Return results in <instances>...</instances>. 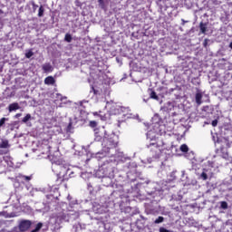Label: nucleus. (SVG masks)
Wrapping results in <instances>:
<instances>
[{
    "mask_svg": "<svg viewBox=\"0 0 232 232\" xmlns=\"http://www.w3.org/2000/svg\"><path fill=\"white\" fill-rule=\"evenodd\" d=\"M104 148L107 150H115L119 146V136L111 134L108 136L106 131H104V141L102 143Z\"/></svg>",
    "mask_w": 232,
    "mask_h": 232,
    "instance_id": "1",
    "label": "nucleus"
},
{
    "mask_svg": "<svg viewBox=\"0 0 232 232\" xmlns=\"http://www.w3.org/2000/svg\"><path fill=\"white\" fill-rule=\"evenodd\" d=\"M53 162H54V164H58V166H60V169H62V171H60L57 174V179H56V186H61V184H63V182L68 181L67 173H68V171H70V169L61 165V164H63L62 160H56Z\"/></svg>",
    "mask_w": 232,
    "mask_h": 232,
    "instance_id": "2",
    "label": "nucleus"
},
{
    "mask_svg": "<svg viewBox=\"0 0 232 232\" xmlns=\"http://www.w3.org/2000/svg\"><path fill=\"white\" fill-rule=\"evenodd\" d=\"M215 144L216 146H218L219 150L223 155H227V150L231 148V142H229V140L227 138H218Z\"/></svg>",
    "mask_w": 232,
    "mask_h": 232,
    "instance_id": "3",
    "label": "nucleus"
},
{
    "mask_svg": "<svg viewBox=\"0 0 232 232\" xmlns=\"http://www.w3.org/2000/svg\"><path fill=\"white\" fill-rule=\"evenodd\" d=\"M18 227H19V230L21 232L28 231V228L32 227V221H30V220H22L19 223Z\"/></svg>",
    "mask_w": 232,
    "mask_h": 232,
    "instance_id": "4",
    "label": "nucleus"
},
{
    "mask_svg": "<svg viewBox=\"0 0 232 232\" xmlns=\"http://www.w3.org/2000/svg\"><path fill=\"white\" fill-rule=\"evenodd\" d=\"M208 26H209V22H200L199 23V34H202L203 35H206L209 30L208 29Z\"/></svg>",
    "mask_w": 232,
    "mask_h": 232,
    "instance_id": "5",
    "label": "nucleus"
},
{
    "mask_svg": "<svg viewBox=\"0 0 232 232\" xmlns=\"http://www.w3.org/2000/svg\"><path fill=\"white\" fill-rule=\"evenodd\" d=\"M42 70H44V72L45 73H49L50 72H53V67L52 66L51 63H44L43 66H42Z\"/></svg>",
    "mask_w": 232,
    "mask_h": 232,
    "instance_id": "6",
    "label": "nucleus"
},
{
    "mask_svg": "<svg viewBox=\"0 0 232 232\" xmlns=\"http://www.w3.org/2000/svg\"><path fill=\"white\" fill-rule=\"evenodd\" d=\"M44 84H47L48 86L55 84V78L53 76H47L44 79Z\"/></svg>",
    "mask_w": 232,
    "mask_h": 232,
    "instance_id": "7",
    "label": "nucleus"
},
{
    "mask_svg": "<svg viewBox=\"0 0 232 232\" xmlns=\"http://www.w3.org/2000/svg\"><path fill=\"white\" fill-rule=\"evenodd\" d=\"M104 131H106V130H103V132L96 131L95 132V140L100 142V140H102L103 139V142H104Z\"/></svg>",
    "mask_w": 232,
    "mask_h": 232,
    "instance_id": "8",
    "label": "nucleus"
},
{
    "mask_svg": "<svg viewBox=\"0 0 232 232\" xmlns=\"http://www.w3.org/2000/svg\"><path fill=\"white\" fill-rule=\"evenodd\" d=\"M8 148H10L8 140H3L0 143V150H8Z\"/></svg>",
    "mask_w": 232,
    "mask_h": 232,
    "instance_id": "9",
    "label": "nucleus"
},
{
    "mask_svg": "<svg viewBox=\"0 0 232 232\" xmlns=\"http://www.w3.org/2000/svg\"><path fill=\"white\" fill-rule=\"evenodd\" d=\"M19 103L17 102H14V103H11L8 107V111H15V110H19Z\"/></svg>",
    "mask_w": 232,
    "mask_h": 232,
    "instance_id": "10",
    "label": "nucleus"
},
{
    "mask_svg": "<svg viewBox=\"0 0 232 232\" xmlns=\"http://www.w3.org/2000/svg\"><path fill=\"white\" fill-rule=\"evenodd\" d=\"M195 99H196V103L198 104V106H200V104H202V94L200 92H197Z\"/></svg>",
    "mask_w": 232,
    "mask_h": 232,
    "instance_id": "11",
    "label": "nucleus"
},
{
    "mask_svg": "<svg viewBox=\"0 0 232 232\" xmlns=\"http://www.w3.org/2000/svg\"><path fill=\"white\" fill-rule=\"evenodd\" d=\"M50 140H43L42 141V146H45L46 150H47V153L50 152V150L52 149V147L50 145Z\"/></svg>",
    "mask_w": 232,
    "mask_h": 232,
    "instance_id": "12",
    "label": "nucleus"
},
{
    "mask_svg": "<svg viewBox=\"0 0 232 232\" xmlns=\"http://www.w3.org/2000/svg\"><path fill=\"white\" fill-rule=\"evenodd\" d=\"M102 111H95V112H92V115H94V117H101V120L102 121H106V115L102 116Z\"/></svg>",
    "mask_w": 232,
    "mask_h": 232,
    "instance_id": "13",
    "label": "nucleus"
},
{
    "mask_svg": "<svg viewBox=\"0 0 232 232\" xmlns=\"http://www.w3.org/2000/svg\"><path fill=\"white\" fill-rule=\"evenodd\" d=\"M180 151H182V153H188V151H189V148L188 147V145L182 144L180 146Z\"/></svg>",
    "mask_w": 232,
    "mask_h": 232,
    "instance_id": "14",
    "label": "nucleus"
},
{
    "mask_svg": "<svg viewBox=\"0 0 232 232\" xmlns=\"http://www.w3.org/2000/svg\"><path fill=\"white\" fill-rule=\"evenodd\" d=\"M18 179H23V180H25V182H30V180H32V176L19 175Z\"/></svg>",
    "mask_w": 232,
    "mask_h": 232,
    "instance_id": "15",
    "label": "nucleus"
},
{
    "mask_svg": "<svg viewBox=\"0 0 232 232\" xmlns=\"http://www.w3.org/2000/svg\"><path fill=\"white\" fill-rule=\"evenodd\" d=\"M44 15V6L41 5L38 10V17H43Z\"/></svg>",
    "mask_w": 232,
    "mask_h": 232,
    "instance_id": "16",
    "label": "nucleus"
},
{
    "mask_svg": "<svg viewBox=\"0 0 232 232\" xmlns=\"http://www.w3.org/2000/svg\"><path fill=\"white\" fill-rule=\"evenodd\" d=\"M30 119H32V114L28 113L26 114L23 120H22V122H24V124H26V122H28V121H30Z\"/></svg>",
    "mask_w": 232,
    "mask_h": 232,
    "instance_id": "17",
    "label": "nucleus"
},
{
    "mask_svg": "<svg viewBox=\"0 0 232 232\" xmlns=\"http://www.w3.org/2000/svg\"><path fill=\"white\" fill-rule=\"evenodd\" d=\"M150 97V99H154V101H159V96L157 95V92H155V91H151Z\"/></svg>",
    "mask_w": 232,
    "mask_h": 232,
    "instance_id": "18",
    "label": "nucleus"
},
{
    "mask_svg": "<svg viewBox=\"0 0 232 232\" xmlns=\"http://www.w3.org/2000/svg\"><path fill=\"white\" fill-rule=\"evenodd\" d=\"M43 227V223H38L36 226H35V228L33 229L31 232H38V231H41V228Z\"/></svg>",
    "mask_w": 232,
    "mask_h": 232,
    "instance_id": "19",
    "label": "nucleus"
},
{
    "mask_svg": "<svg viewBox=\"0 0 232 232\" xmlns=\"http://www.w3.org/2000/svg\"><path fill=\"white\" fill-rule=\"evenodd\" d=\"M164 222V217L160 216L155 221L154 224H162Z\"/></svg>",
    "mask_w": 232,
    "mask_h": 232,
    "instance_id": "20",
    "label": "nucleus"
},
{
    "mask_svg": "<svg viewBox=\"0 0 232 232\" xmlns=\"http://www.w3.org/2000/svg\"><path fill=\"white\" fill-rule=\"evenodd\" d=\"M72 34H65V36H64V41L66 42V43H71L72 42Z\"/></svg>",
    "mask_w": 232,
    "mask_h": 232,
    "instance_id": "21",
    "label": "nucleus"
},
{
    "mask_svg": "<svg viewBox=\"0 0 232 232\" xmlns=\"http://www.w3.org/2000/svg\"><path fill=\"white\" fill-rule=\"evenodd\" d=\"M25 57L26 59H30L31 57H34V52H32V50H29L28 52L25 53Z\"/></svg>",
    "mask_w": 232,
    "mask_h": 232,
    "instance_id": "22",
    "label": "nucleus"
},
{
    "mask_svg": "<svg viewBox=\"0 0 232 232\" xmlns=\"http://www.w3.org/2000/svg\"><path fill=\"white\" fill-rule=\"evenodd\" d=\"M220 208H221V209H227V202L221 201L220 202Z\"/></svg>",
    "mask_w": 232,
    "mask_h": 232,
    "instance_id": "23",
    "label": "nucleus"
},
{
    "mask_svg": "<svg viewBox=\"0 0 232 232\" xmlns=\"http://www.w3.org/2000/svg\"><path fill=\"white\" fill-rule=\"evenodd\" d=\"M89 126L91 128H97V121H91L90 123H89Z\"/></svg>",
    "mask_w": 232,
    "mask_h": 232,
    "instance_id": "24",
    "label": "nucleus"
},
{
    "mask_svg": "<svg viewBox=\"0 0 232 232\" xmlns=\"http://www.w3.org/2000/svg\"><path fill=\"white\" fill-rule=\"evenodd\" d=\"M200 179H202V180H206L208 179V174L206 172H202L200 174Z\"/></svg>",
    "mask_w": 232,
    "mask_h": 232,
    "instance_id": "25",
    "label": "nucleus"
},
{
    "mask_svg": "<svg viewBox=\"0 0 232 232\" xmlns=\"http://www.w3.org/2000/svg\"><path fill=\"white\" fill-rule=\"evenodd\" d=\"M92 91L93 92L94 95H99V91L95 89V87H93V85L91 86Z\"/></svg>",
    "mask_w": 232,
    "mask_h": 232,
    "instance_id": "26",
    "label": "nucleus"
},
{
    "mask_svg": "<svg viewBox=\"0 0 232 232\" xmlns=\"http://www.w3.org/2000/svg\"><path fill=\"white\" fill-rule=\"evenodd\" d=\"M5 122H6V118H2L0 120V128H2V126H5Z\"/></svg>",
    "mask_w": 232,
    "mask_h": 232,
    "instance_id": "27",
    "label": "nucleus"
},
{
    "mask_svg": "<svg viewBox=\"0 0 232 232\" xmlns=\"http://www.w3.org/2000/svg\"><path fill=\"white\" fill-rule=\"evenodd\" d=\"M218 124V121H217V120L212 121V126L214 128L217 127Z\"/></svg>",
    "mask_w": 232,
    "mask_h": 232,
    "instance_id": "28",
    "label": "nucleus"
},
{
    "mask_svg": "<svg viewBox=\"0 0 232 232\" xmlns=\"http://www.w3.org/2000/svg\"><path fill=\"white\" fill-rule=\"evenodd\" d=\"M160 232H173V231L168 230V229H166L164 227H160Z\"/></svg>",
    "mask_w": 232,
    "mask_h": 232,
    "instance_id": "29",
    "label": "nucleus"
},
{
    "mask_svg": "<svg viewBox=\"0 0 232 232\" xmlns=\"http://www.w3.org/2000/svg\"><path fill=\"white\" fill-rule=\"evenodd\" d=\"M153 146H154V148H159V145L155 144V143H150L149 148H153Z\"/></svg>",
    "mask_w": 232,
    "mask_h": 232,
    "instance_id": "30",
    "label": "nucleus"
},
{
    "mask_svg": "<svg viewBox=\"0 0 232 232\" xmlns=\"http://www.w3.org/2000/svg\"><path fill=\"white\" fill-rule=\"evenodd\" d=\"M46 198H47V200H50V199L53 198V195H52V194L46 195Z\"/></svg>",
    "mask_w": 232,
    "mask_h": 232,
    "instance_id": "31",
    "label": "nucleus"
},
{
    "mask_svg": "<svg viewBox=\"0 0 232 232\" xmlns=\"http://www.w3.org/2000/svg\"><path fill=\"white\" fill-rule=\"evenodd\" d=\"M99 5H102V6H104V0H98Z\"/></svg>",
    "mask_w": 232,
    "mask_h": 232,
    "instance_id": "32",
    "label": "nucleus"
},
{
    "mask_svg": "<svg viewBox=\"0 0 232 232\" xmlns=\"http://www.w3.org/2000/svg\"><path fill=\"white\" fill-rule=\"evenodd\" d=\"M203 46H204V48H206L208 46V39H205V41L203 43Z\"/></svg>",
    "mask_w": 232,
    "mask_h": 232,
    "instance_id": "33",
    "label": "nucleus"
},
{
    "mask_svg": "<svg viewBox=\"0 0 232 232\" xmlns=\"http://www.w3.org/2000/svg\"><path fill=\"white\" fill-rule=\"evenodd\" d=\"M39 7V5H35V4H33V8L34 10H37V8Z\"/></svg>",
    "mask_w": 232,
    "mask_h": 232,
    "instance_id": "34",
    "label": "nucleus"
},
{
    "mask_svg": "<svg viewBox=\"0 0 232 232\" xmlns=\"http://www.w3.org/2000/svg\"><path fill=\"white\" fill-rule=\"evenodd\" d=\"M229 48L232 50V42L229 44Z\"/></svg>",
    "mask_w": 232,
    "mask_h": 232,
    "instance_id": "35",
    "label": "nucleus"
},
{
    "mask_svg": "<svg viewBox=\"0 0 232 232\" xmlns=\"http://www.w3.org/2000/svg\"><path fill=\"white\" fill-rule=\"evenodd\" d=\"M21 115H22L21 113H17L16 117H21Z\"/></svg>",
    "mask_w": 232,
    "mask_h": 232,
    "instance_id": "36",
    "label": "nucleus"
},
{
    "mask_svg": "<svg viewBox=\"0 0 232 232\" xmlns=\"http://www.w3.org/2000/svg\"><path fill=\"white\" fill-rule=\"evenodd\" d=\"M182 23H183L182 24H184L186 23V21L184 19H182Z\"/></svg>",
    "mask_w": 232,
    "mask_h": 232,
    "instance_id": "37",
    "label": "nucleus"
},
{
    "mask_svg": "<svg viewBox=\"0 0 232 232\" xmlns=\"http://www.w3.org/2000/svg\"><path fill=\"white\" fill-rule=\"evenodd\" d=\"M0 14H3V9H0Z\"/></svg>",
    "mask_w": 232,
    "mask_h": 232,
    "instance_id": "38",
    "label": "nucleus"
},
{
    "mask_svg": "<svg viewBox=\"0 0 232 232\" xmlns=\"http://www.w3.org/2000/svg\"><path fill=\"white\" fill-rule=\"evenodd\" d=\"M3 226V224L1 223V221H0V227Z\"/></svg>",
    "mask_w": 232,
    "mask_h": 232,
    "instance_id": "39",
    "label": "nucleus"
}]
</instances>
